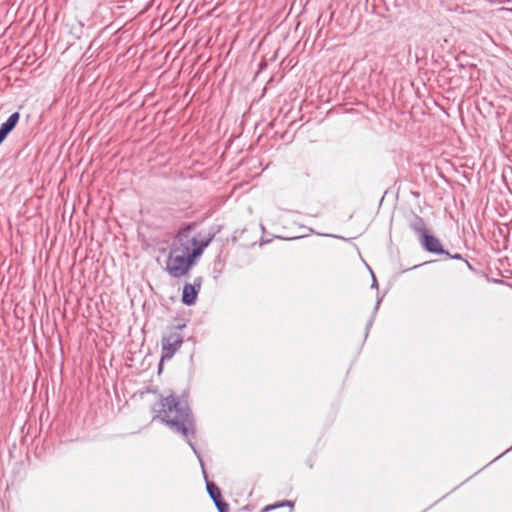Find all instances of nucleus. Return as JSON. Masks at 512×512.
Listing matches in <instances>:
<instances>
[{
  "mask_svg": "<svg viewBox=\"0 0 512 512\" xmlns=\"http://www.w3.org/2000/svg\"><path fill=\"white\" fill-rule=\"evenodd\" d=\"M186 327V324H177L169 326L168 332L161 338V362L169 361L175 353L181 348L183 336L180 331Z\"/></svg>",
  "mask_w": 512,
  "mask_h": 512,
  "instance_id": "nucleus-3",
  "label": "nucleus"
},
{
  "mask_svg": "<svg viewBox=\"0 0 512 512\" xmlns=\"http://www.w3.org/2000/svg\"><path fill=\"white\" fill-rule=\"evenodd\" d=\"M510 450H512V447H511V448H509V449H507L503 454H505V453L509 452Z\"/></svg>",
  "mask_w": 512,
  "mask_h": 512,
  "instance_id": "nucleus-18",
  "label": "nucleus"
},
{
  "mask_svg": "<svg viewBox=\"0 0 512 512\" xmlns=\"http://www.w3.org/2000/svg\"><path fill=\"white\" fill-rule=\"evenodd\" d=\"M380 302H381V299H378L375 307H374V312H373V315L371 316V318L369 319V321L367 322L366 324V332H365V337L368 336V332H369V329L371 328L372 324H373V321H374V316H375V313L377 311V309L379 308V305H380Z\"/></svg>",
  "mask_w": 512,
  "mask_h": 512,
  "instance_id": "nucleus-11",
  "label": "nucleus"
},
{
  "mask_svg": "<svg viewBox=\"0 0 512 512\" xmlns=\"http://www.w3.org/2000/svg\"><path fill=\"white\" fill-rule=\"evenodd\" d=\"M184 391L180 396L173 392L166 397L160 398V409L158 417L172 430L185 437L195 434V420L186 400Z\"/></svg>",
  "mask_w": 512,
  "mask_h": 512,
  "instance_id": "nucleus-1",
  "label": "nucleus"
},
{
  "mask_svg": "<svg viewBox=\"0 0 512 512\" xmlns=\"http://www.w3.org/2000/svg\"><path fill=\"white\" fill-rule=\"evenodd\" d=\"M197 224L196 223H188L181 227L175 237L171 246H176L179 250H184L187 248L188 251L191 249V243L193 241V236H191V232L195 230Z\"/></svg>",
  "mask_w": 512,
  "mask_h": 512,
  "instance_id": "nucleus-4",
  "label": "nucleus"
},
{
  "mask_svg": "<svg viewBox=\"0 0 512 512\" xmlns=\"http://www.w3.org/2000/svg\"><path fill=\"white\" fill-rule=\"evenodd\" d=\"M423 249L429 253L443 255L447 251L443 248L440 240L428 232L419 239Z\"/></svg>",
  "mask_w": 512,
  "mask_h": 512,
  "instance_id": "nucleus-8",
  "label": "nucleus"
},
{
  "mask_svg": "<svg viewBox=\"0 0 512 512\" xmlns=\"http://www.w3.org/2000/svg\"><path fill=\"white\" fill-rule=\"evenodd\" d=\"M371 272V275H372V284H371V288H378V282H377V279L374 275V273L370 270Z\"/></svg>",
  "mask_w": 512,
  "mask_h": 512,
  "instance_id": "nucleus-15",
  "label": "nucleus"
},
{
  "mask_svg": "<svg viewBox=\"0 0 512 512\" xmlns=\"http://www.w3.org/2000/svg\"><path fill=\"white\" fill-rule=\"evenodd\" d=\"M20 120V113H12L5 122L0 126V145L4 142L7 136L15 129Z\"/></svg>",
  "mask_w": 512,
  "mask_h": 512,
  "instance_id": "nucleus-9",
  "label": "nucleus"
},
{
  "mask_svg": "<svg viewBox=\"0 0 512 512\" xmlns=\"http://www.w3.org/2000/svg\"><path fill=\"white\" fill-rule=\"evenodd\" d=\"M464 261H465V263H466L467 267H468L470 270H473L472 265H471L467 260H464Z\"/></svg>",
  "mask_w": 512,
  "mask_h": 512,
  "instance_id": "nucleus-17",
  "label": "nucleus"
},
{
  "mask_svg": "<svg viewBox=\"0 0 512 512\" xmlns=\"http://www.w3.org/2000/svg\"><path fill=\"white\" fill-rule=\"evenodd\" d=\"M188 444L192 448V450L194 451V453L197 455V457L199 459V462H200V465H201V468H202V472H203V476H204V479H205V482H206V489H207V492H208L210 498L213 500L214 504L219 502V501L224 500L222 498V494H221V491H220L219 487L213 481H210L208 479V475H207V472H206V469H205L204 461H203L201 455L198 453L196 447L194 446V444L190 440H188Z\"/></svg>",
  "mask_w": 512,
  "mask_h": 512,
  "instance_id": "nucleus-5",
  "label": "nucleus"
},
{
  "mask_svg": "<svg viewBox=\"0 0 512 512\" xmlns=\"http://www.w3.org/2000/svg\"><path fill=\"white\" fill-rule=\"evenodd\" d=\"M203 278L201 276L194 279L193 284L186 283L183 287L181 301L187 306L195 304L198 293L201 289Z\"/></svg>",
  "mask_w": 512,
  "mask_h": 512,
  "instance_id": "nucleus-6",
  "label": "nucleus"
},
{
  "mask_svg": "<svg viewBox=\"0 0 512 512\" xmlns=\"http://www.w3.org/2000/svg\"><path fill=\"white\" fill-rule=\"evenodd\" d=\"M214 234H207L202 236L201 233L193 235L190 253L197 260L204 252L205 248L211 243Z\"/></svg>",
  "mask_w": 512,
  "mask_h": 512,
  "instance_id": "nucleus-7",
  "label": "nucleus"
},
{
  "mask_svg": "<svg viewBox=\"0 0 512 512\" xmlns=\"http://www.w3.org/2000/svg\"><path fill=\"white\" fill-rule=\"evenodd\" d=\"M409 227L419 236V239L428 232L423 218L415 213H412L409 218Z\"/></svg>",
  "mask_w": 512,
  "mask_h": 512,
  "instance_id": "nucleus-10",
  "label": "nucleus"
},
{
  "mask_svg": "<svg viewBox=\"0 0 512 512\" xmlns=\"http://www.w3.org/2000/svg\"><path fill=\"white\" fill-rule=\"evenodd\" d=\"M443 255H446L448 258L450 259H456V260H463V257L461 254L459 253H456V254H450L448 251L447 253H444Z\"/></svg>",
  "mask_w": 512,
  "mask_h": 512,
  "instance_id": "nucleus-14",
  "label": "nucleus"
},
{
  "mask_svg": "<svg viewBox=\"0 0 512 512\" xmlns=\"http://www.w3.org/2000/svg\"><path fill=\"white\" fill-rule=\"evenodd\" d=\"M283 506H290V507H292V506H293V503H292L291 501H284V502H282V503H280V504H277V505H269V506H266V507L262 510V512H267V511H269V510L275 509V508H277V507H283Z\"/></svg>",
  "mask_w": 512,
  "mask_h": 512,
  "instance_id": "nucleus-12",
  "label": "nucleus"
},
{
  "mask_svg": "<svg viewBox=\"0 0 512 512\" xmlns=\"http://www.w3.org/2000/svg\"><path fill=\"white\" fill-rule=\"evenodd\" d=\"M196 259L184 248L177 249L176 246H170L169 256L166 260V270L173 278H181L195 265Z\"/></svg>",
  "mask_w": 512,
  "mask_h": 512,
  "instance_id": "nucleus-2",
  "label": "nucleus"
},
{
  "mask_svg": "<svg viewBox=\"0 0 512 512\" xmlns=\"http://www.w3.org/2000/svg\"><path fill=\"white\" fill-rule=\"evenodd\" d=\"M215 506L219 512H229V505L225 500L215 503Z\"/></svg>",
  "mask_w": 512,
  "mask_h": 512,
  "instance_id": "nucleus-13",
  "label": "nucleus"
},
{
  "mask_svg": "<svg viewBox=\"0 0 512 512\" xmlns=\"http://www.w3.org/2000/svg\"><path fill=\"white\" fill-rule=\"evenodd\" d=\"M163 363H164V362H161V361H160V363H159V365H158V373H159V374H160V373L162 372V370H163Z\"/></svg>",
  "mask_w": 512,
  "mask_h": 512,
  "instance_id": "nucleus-16",
  "label": "nucleus"
}]
</instances>
